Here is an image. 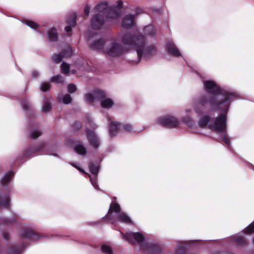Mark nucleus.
<instances>
[{"label":"nucleus","mask_w":254,"mask_h":254,"mask_svg":"<svg viewBox=\"0 0 254 254\" xmlns=\"http://www.w3.org/2000/svg\"><path fill=\"white\" fill-rule=\"evenodd\" d=\"M122 42L124 45L114 40L110 42L105 48L103 53L112 57L121 56L126 50V47L135 49L136 51L139 63L141 57L148 59L154 55L157 52L156 47L152 45H146V38L141 34H132L128 33L124 34L121 37Z\"/></svg>","instance_id":"obj_1"},{"label":"nucleus","mask_w":254,"mask_h":254,"mask_svg":"<svg viewBox=\"0 0 254 254\" xmlns=\"http://www.w3.org/2000/svg\"><path fill=\"white\" fill-rule=\"evenodd\" d=\"M205 90L212 95L211 98L205 96L200 97L194 103L193 110L198 115L210 110L209 107L218 108L224 105L222 110L227 111L229 109V102L237 96L234 92L225 90L218 86L214 81L206 80L203 82Z\"/></svg>","instance_id":"obj_2"},{"label":"nucleus","mask_w":254,"mask_h":254,"mask_svg":"<svg viewBox=\"0 0 254 254\" xmlns=\"http://www.w3.org/2000/svg\"><path fill=\"white\" fill-rule=\"evenodd\" d=\"M94 10L96 14L91 20V25L95 29H101L106 21L118 19L120 16V10L109 6L106 1L98 3Z\"/></svg>","instance_id":"obj_3"},{"label":"nucleus","mask_w":254,"mask_h":254,"mask_svg":"<svg viewBox=\"0 0 254 254\" xmlns=\"http://www.w3.org/2000/svg\"><path fill=\"white\" fill-rule=\"evenodd\" d=\"M224 108V105H221L218 108L215 109H219L224 113H221L214 119V120L210 115L202 116L198 121V125L200 127L203 128L208 127V128L214 130L216 132L225 133L227 132V113L228 110L226 111L222 109Z\"/></svg>","instance_id":"obj_4"},{"label":"nucleus","mask_w":254,"mask_h":254,"mask_svg":"<svg viewBox=\"0 0 254 254\" xmlns=\"http://www.w3.org/2000/svg\"><path fill=\"white\" fill-rule=\"evenodd\" d=\"M121 234L123 238L130 243L139 244L144 240L143 234L139 232H127L126 234Z\"/></svg>","instance_id":"obj_5"},{"label":"nucleus","mask_w":254,"mask_h":254,"mask_svg":"<svg viewBox=\"0 0 254 254\" xmlns=\"http://www.w3.org/2000/svg\"><path fill=\"white\" fill-rule=\"evenodd\" d=\"M142 10L140 8H137L136 11L137 13L133 15L128 14L126 15L122 19L121 25L124 29H129L133 27L135 23V18L136 17L137 14L140 13L142 12Z\"/></svg>","instance_id":"obj_6"},{"label":"nucleus","mask_w":254,"mask_h":254,"mask_svg":"<svg viewBox=\"0 0 254 254\" xmlns=\"http://www.w3.org/2000/svg\"><path fill=\"white\" fill-rule=\"evenodd\" d=\"M158 122L163 127L170 128L175 127L179 125L178 120L171 116L160 117L158 119Z\"/></svg>","instance_id":"obj_7"},{"label":"nucleus","mask_w":254,"mask_h":254,"mask_svg":"<svg viewBox=\"0 0 254 254\" xmlns=\"http://www.w3.org/2000/svg\"><path fill=\"white\" fill-rule=\"evenodd\" d=\"M108 218L109 219L111 223L112 224H115L118 220L126 223L131 222V220L128 216L123 212H120L116 215L110 213L108 215Z\"/></svg>","instance_id":"obj_8"},{"label":"nucleus","mask_w":254,"mask_h":254,"mask_svg":"<svg viewBox=\"0 0 254 254\" xmlns=\"http://www.w3.org/2000/svg\"><path fill=\"white\" fill-rule=\"evenodd\" d=\"M105 96L103 91L96 89L92 93H87L85 95V100L88 103H92L96 100L102 99Z\"/></svg>","instance_id":"obj_9"},{"label":"nucleus","mask_w":254,"mask_h":254,"mask_svg":"<svg viewBox=\"0 0 254 254\" xmlns=\"http://www.w3.org/2000/svg\"><path fill=\"white\" fill-rule=\"evenodd\" d=\"M86 136L90 144L94 148H97L100 143V140L95 133L89 129H86Z\"/></svg>","instance_id":"obj_10"},{"label":"nucleus","mask_w":254,"mask_h":254,"mask_svg":"<svg viewBox=\"0 0 254 254\" xmlns=\"http://www.w3.org/2000/svg\"><path fill=\"white\" fill-rule=\"evenodd\" d=\"M89 170L90 173L92 174V176H89L90 180L93 187L96 189H99L98 186L97 184V175L99 171V167L98 165L93 163H91L89 165Z\"/></svg>","instance_id":"obj_11"},{"label":"nucleus","mask_w":254,"mask_h":254,"mask_svg":"<svg viewBox=\"0 0 254 254\" xmlns=\"http://www.w3.org/2000/svg\"><path fill=\"white\" fill-rule=\"evenodd\" d=\"M72 50L69 46H67L63 51L60 54L53 55V60L56 63H60L64 57H69L72 56Z\"/></svg>","instance_id":"obj_12"},{"label":"nucleus","mask_w":254,"mask_h":254,"mask_svg":"<svg viewBox=\"0 0 254 254\" xmlns=\"http://www.w3.org/2000/svg\"><path fill=\"white\" fill-rule=\"evenodd\" d=\"M166 50L168 53L174 57H179L181 54L174 43L172 41H168L166 45Z\"/></svg>","instance_id":"obj_13"},{"label":"nucleus","mask_w":254,"mask_h":254,"mask_svg":"<svg viewBox=\"0 0 254 254\" xmlns=\"http://www.w3.org/2000/svg\"><path fill=\"white\" fill-rule=\"evenodd\" d=\"M105 41L103 38L99 39L97 40H95L90 44V47L91 49L96 51H101L103 52V50L105 49Z\"/></svg>","instance_id":"obj_14"},{"label":"nucleus","mask_w":254,"mask_h":254,"mask_svg":"<svg viewBox=\"0 0 254 254\" xmlns=\"http://www.w3.org/2000/svg\"><path fill=\"white\" fill-rule=\"evenodd\" d=\"M45 144L44 143H40L38 147H29L24 152L23 155L24 157H27L39 151H44Z\"/></svg>","instance_id":"obj_15"},{"label":"nucleus","mask_w":254,"mask_h":254,"mask_svg":"<svg viewBox=\"0 0 254 254\" xmlns=\"http://www.w3.org/2000/svg\"><path fill=\"white\" fill-rule=\"evenodd\" d=\"M147 254H161V249L157 246L154 245H147L144 247Z\"/></svg>","instance_id":"obj_16"},{"label":"nucleus","mask_w":254,"mask_h":254,"mask_svg":"<svg viewBox=\"0 0 254 254\" xmlns=\"http://www.w3.org/2000/svg\"><path fill=\"white\" fill-rule=\"evenodd\" d=\"M21 237L22 239H26L30 240H35L37 236L32 229H26L21 234Z\"/></svg>","instance_id":"obj_17"},{"label":"nucleus","mask_w":254,"mask_h":254,"mask_svg":"<svg viewBox=\"0 0 254 254\" xmlns=\"http://www.w3.org/2000/svg\"><path fill=\"white\" fill-rule=\"evenodd\" d=\"M143 30L144 34L148 36L153 37L156 34V29L152 25H149L145 26Z\"/></svg>","instance_id":"obj_18"},{"label":"nucleus","mask_w":254,"mask_h":254,"mask_svg":"<svg viewBox=\"0 0 254 254\" xmlns=\"http://www.w3.org/2000/svg\"><path fill=\"white\" fill-rule=\"evenodd\" d=\"M10 198L8 194L5 193L2 194L0 197V207H8L10 205Z\"/></svg>","instance_id":"obj_19"},{"label":"nucleus","mask_w":254,"mask_h":254,"mask_svg":"<svg viewBox=\"0 0 254 254\" xmlns=\"http://www.w3.org/2000/svg\"><path fill=\"white\" fill-rule=\"evenodd\" d=\"M120 124L115 122H112L110 125L109 134L111 136H114L117 134L119 129Z\"/></svg>","instance_id":"obj_20"},{"label":"nucleus","mask_w":254,"mask_h":254,"mask_svg":"<svg viewBox=\"0 0 254 254\" xmlns=\"http://www.w3.org/2000/svg\"><path fill=\"white\" fill-rule=\"evenodd\" d=\"M74 151L80 155H84L87 153L86 148L82 143H78L74 146Z\"/></svg>","instance_id":"obj_21"},{"label":"nucleus","mask_w":254,"mask_h":254,"mask_svg":"<svg viewBox=\"0 0 254 254\" xmlns=\"http://www.w3.org/2000/svg\"><path fill=\"white\" fill-rule=\"evenodd\" d=\"M13 176L14 174L12 171L6 173L1 180V185L2 186H7L8 183L10 181Z\"/></svg>","instance_id":"obj_22"},{"label":"nucleus","mask_w":254,"mask_h":254,"mask_svg":"<svg viewBox=\"0 0 254 254\" xmlns=\"http://www.w3.org/2000/svg\"><path fill=\"white\" fill-rule=\"evenodd\" d=\"M99 100L101 101V107L104 108H110L114 104L113 101L110 98H106L105 95L102 99H100Z\"/></svg>","instance_id":"obj_23"},{"label":"nucleus","mask_w":254,"mask_h":254,"mask_svg":"<svg viewBox=\"0 0 254 254\" xmlns=\"http://www.w3.org/2000/svg\"><path fill=\"white\" fill-rule=\"evenodd\" d=\"M48 37L50 41H56L58 39V33L56 28H52L47 33Z\"/></svg>","instance_id":"obj_24"},{"label":"nucleus","mask_w":254,"mask_h":254,"mask_svg":"<svg viewBox=\"0 0 254 254\" xmlns=\"http://www.w3.org/2000/svg\"><path fill=\"white\" fill-rule=\"evenodd\" d=\"M234 241L240 246H244L247 244V242L244 238L241 235H237L233 238Z\"/></svg>","instance_id":"obj_25"},{"label":"nucleus","mask_w":254,"mask_h":254,"mask_svg":"<svg viewBox=\"0 0 254 254\" xmlns=\"http://www.w3.org/2000/svg\"><path fill=\"white\" fill-rule=\"evenodd\" d=\"M29 134L31 138L36 139L42 135V132L38 129H31L29 128Z\"/></svg>","instance_id":"obj_26"},{"label":"nucleus","mask_w":254,"mask_h":254,"mask_svg":"<svg viewBox=\"0 0 254 254\" xmlns=\"http://www.w3.org/2000/svg\"><path fill=\"white\" fill-rule=\"evenodd\" d=\"M51 108V106L49 101L48 99L44 100L42 108V112L47 113L50 111Z\"/></svg>","instance_id":"obj_27"},{"label":"nucleus","mask_w":254,"mask_h":254,"mask_svg":"<svg viewBox=\"0 0 254 254\" xmlns=\"http://www.w3.org/2000/svg\"><path fill=\"white\" fill-rule=\"evenodd\" d=\"M111 210L112 211H114L116 213H119L120 212V206L119 204L118 203H112L110 205V209L108 211V214L106 215V217L108 218V215L110 214L111 213H109L110 210Z\"/></svg>","instance_id":"obj_28"},{"label":"nucleus","mask_w":254,"mask_h":254,"mask_svg":"<svg viewBox=\"0 0 254 254\" xmlns=\"http://www.w3.org/2000/svg\"><path fill=\"white\" fill-rule=\"evenodd\" d=\"M76 14L74 13H73L70 18H68L66 19V22L69 25L74 27L76 25Z\"/></svg>","instance_id":"obj_29"},{"label":"nucleus","mask_w":254,"mask_h":254,"mask_svg":"<svg viewBox=\"0 0 254 254\" xmlns=\"http://www.w3.org/2000/svg\"><path fill=\"white\" fill-rule=\"evenodd\" d=\"M101 250L105 254H113V253L112 248L107 245H103L101 246Z\"/></svg>","instance_id":"obj_30"},{"label":"nucleus","mask_w":254,"mask_h":254,"mask_svg":"<svg viewBox=\"0 0 254 254\" xmlns=\"http://www.w3.org/2000/svg\"><path fill=\"white\" fill-rule=\"evenodd\" d=\"M70 69L69 65L66 63H63L61 64V71L64 74H67Z\"/></svg>","instance_id":"obj_31"},{"label":"nucleus","mask_w":254,"mask_h":254,"mask_svg":"<svg viewBox=\"0 0 254 254\" xmlns=\"http://www.w3.org/2000/svg\"><path fill=\"white\" fill-rule=\"evenodd\" d=\"M51 81L56 83H62L64 82V78L61 75H57L53 76L51 78Z\"/></svg>","instance_id":"obj_32"},{"label":"nucleus","mask_w":254,"mask_h":254,"mask_svg":"<svg viewBox=\"0 0 254 254\" xmlns=\"http://www.w3.org/2000/svg\"><path fill=\"white\" fill-rule=\"evenodd\" d=\"M223 134L220 137V139L226 143L228 146H229L231 144L230 138L227 136L226 132L222 133Z\"/></svg>","instance_id":"obj_33"},{"label":"nucleus","mask_w":254,"mask_h":254,"mask_svg":"<svg viewBox=\"0 0 254 254\" xmlns=\"http://www.w3.org/2000/svg\"><path fill=\"white\" fill-rule=\"evenodd\" d=\"M21 105L24 110L29 111L30 109V104L26 99H23L21 101Z\"/></svg>","instance_id":"obj_34"},{"label":"nucleus","mask_w":254,"mask_h":254,"mask_svg":"<svg viewBox=\"0 0 254 254\" xmlns=\"http://www.w3.org/2000/svg\"><path fill=\"white\" fill-rule=\"evenodd\" d=\"M25 23L27 26L34 29H36L39 27V25L38 24L32 21L26 20L25 21Z\"/></svg>","instance_id":"obj_35"},{"label":"nucleus","mask_w":254,"mask_h":254,"mask_svg":"<svg viewBox=\"0 0 254 254\" xmlns=\"http://www.w3.org/2000/svg\"><path fill=\"white\" fill-rule=\"evenodd\" d=\"M50 85L48 83L43 82L41 83L40 86V89L43 91H47L49 90L50 88Z\"/></svg>","instance_id":"obj_36"},{"label":"nucleus","mask_w":254,"mask_h":254,"mask_svg":"<svg viewBox=\"0 0 254 254\" xmlns=\"http://www.w3.org/2000/svg\"><path fill=\"white\" fill-rule=\"evenodd\" d=\"M245 233L251 234L254 231V221L248 226L245 230Z\"/></svg>","instance_id":"obj_37"},{"label":"nucleus","mask_w":254,"mask_h":254,"mask_svg":"<svg viewBox=\"0 0 254 254\" xmlns=\"http://www.w3.org/2000/svg\"><path fill=\"white\" fill-rule=\"evenodd\" d=\"M71 100V97L69 94L65 95L63 98V102L65 104H68L70 103Z\"/></svg>","instance_id":"obj_38"},{"label":"nucleus","mask_w":254,"mask_h":254,"mask_svg":"<svg viewBox=\"0 0 254 254\" xmlns=\"http://www.w3.org/2000/svg\"><path fill=\"white\" fill-rule=\"evenodd\" d=\"M21 250L16 247L11 248L9 250L8 254H20Z\"/></svg>","instance_id":"obj_39"},{"label":"nucleus","mask_w":254,"mask_h":254,"mask_svg":"<svg viewBox=\"0 0 254 254\" xmlns=\"http://www.w3.org/2000/svg\"><path fill=\"white\" fill-rule=\"evenodd\" d=\"M76 90V87L75 85L70 83L67 86V91L69 93H72Z\"/></svg>","instance_id":"obj_40"},{"label":"nucleus","mask_w":254,"mask_h":254,"mask_svg":"<svg viewBox=\"0 0 254 254\" xmlns=\"http://www.w3.org/2000/svg\"><path fill=\"white\" fill-rule=\"evenodd\" d=\"M183 121L190 127H191L192 125H193V122L192 120L189 118H184L183 119Z\"/></svg>","instance_id":"obj_41"},{"label":"nucleus","mask_w":254,"mask_h":254,"mask_svg":"<svg viewBox=\"0 0 254 254\" xmlns=\"http://www.w3.org/2000/svg\"><path fill=\"white\" fill-rule=\"evenodd\" d=\"M123 128L127 131H130L132 130V126L129 124H125L123 126Z\"/></svg>","instance_id":"obj_42"},{"label":"nucleus","mask_w":254,"mask_h":254,"mask_svg":"<svg viewBox=\"0 0 254 254\" xmlns=\"http://www.w3.org/2000/svg\"><path fill=\"white\" fill-rule=\"evenodd\" d=\"M123 5V1L122 0H119V1H118V2H117V7H115V6H112L114 7L116 9L120 10V11L121 12L120 9L122 8Z\"/></svg>","instance_id":"obj_43"},{"label":"nucleus","mask_w":254,"mask_h":254,"mask_svg":"<svg viewBox=\"0 0 254 254\" xmlns=\"http://www.w3.org/2000/svg\"><path fill=\"white\" fill-rule=\"evenodd\" d=\"M73 126L75 129H77L81 127V124L80 122H77L73 124Z\"/></svg>","instance_id":"obj_44"},{"label":"nucleus","mask_w":254,"mask_h":254,"mask_svg":"<svg viewBox=\"0 0 254 254\" xmlns=\"http://www.w3.org/2000/svg\"><path fill=\"white\" fill-rule=\"evenodd\" d=\"M90 7L88 5H86L84 8V12L86 15H88L90 13Z\"/></svg>","instance_id":"obj_45"},{"label":"nucleus","mask_w":254,"mask_h":254,"mask_svg":"<svg viewBox=\"0 0 254 254\" xmlns=\"http://www.w3.org/2000/svg\"><path fill=\"white\" fill-rule=\"evenodd\" d=\"M87 120H88V123L89 125L90 126H92L93 125V127L94 129L96 128L97 127V126L94 124L92 121L90 119L88 118Z\"/></svg>","instance_id":"obj_46"},{"label":"nucleus","mask_w":254,"mask_h":254,"mask_svg":"<svg viewBox=\"0 0 254 254\" xmlns=\"http://www.w3.org/2000/svg\"><path fill=\"white\" fill-rule=\"evenodd\" d=\"M72 27L71 26L69 25V26H67L65 27V30L66 32H69L70 31H71L72 30Z\"/></svg>","instance_id":"obj_47"},{"label":"nucleus","mask_w":254,"mask_h":254,"mask_svg":"<svg viewBox=\"0 0 254 254\" xmlns=\"http://www.w3.org/2000/svg\"><path fill=\"white\" fill-rule=\"evenodd\" d=\"M32 74L34 78H36L39 76V73L37 71H32Z\"/></svg>","instance_id":"obj_48"},{"label":"nucleus","mask_w":254,"mask_h":254,"mask_svg":"<svg viewBox=\"0 0 254 254\" xmlns=\"http://www.w3.org/2000/svg\"><path fill=\"white\" fill-rule=\"evenodd\" d=\"M3 237L5 240H8L9 239V234L7 233H4Z\"/></svg>","instance_id":"obj_49"},{"label":"nucleus","mask_w":254,"mask_h":254,"mask_svg":"<svg viewBox=\"0 0 254 254\" xmlns=\"http://www.w3.org/2000/svg\"><path fill=\"white\" fill-rule=\"evenodd\" d=\"M73 166L77 168L78 170H79L81 172H84V171L79 167H77V166L73 164H71Z\"/></svg>","instance_id":"obj_50"},{"label":"nucleus","mask_w":254,"mask_h":254,"mask_svg":"<svg viewBox=\"0 0 254 254\" xmlns=\"http://www.w3.org/2000/svg\"><path fill=\"white\" fill-rule=\"evenodd\" d=\"M186 112H190V110H186Z\"/></svg>","instance_id":"obj_51"},{"label":"nucleus","mask_w":254,"mask_h":254,"mask_svg":"<svg viewBox=\"0 0 254 254\" xmlns=\"http://www.w3.org/2000/svg\"><path fill=\"white\" fill-rule=\"evenodd\" d=\"M88 38H90L91 37V36H90V35H88Z\"/></svg>","instance_id":"obj_52"},{"label":"nucleus","mask_w":254,"mask_h":254,"mask_svg":"<svg viewBox=\"0 0 254 254\" xmlns=\"http://www.w3.org/2000/svg\"><path fill=\"white\" fill-rule=\"evenodd\" d=\"M52 155H54V156H57V154H52Z\"/></svg>","instance_id":"obj_53"},{"label":"nucleus","mask_w":254,"mask_h":254,"mask_svg":"<svg viewBox=\"0 0 254 254\" xmlns=\"http://www.w3.org/2000/svg\"><path fill=\"white\" fill-rule=\"evenodd\" d=\"M0 254H2V252L0 250Z\"/></svg>","instance_id":"obj_54"},{"label":"nucleus","mask_w":254,"mask_h":254,"mask_svg":"<svg viewBox=\"0 0 254 254\" xmlns=\"http://www.w3.org/2000/svg\"><path fill=\"white\" fill-rule=\"evenodd\" d=\"M20 248V250H21V249H23V247H22V248Z\"/></svg>","instance_id":"obj_55"}]
</instances>
